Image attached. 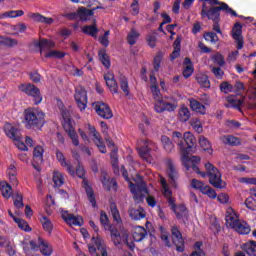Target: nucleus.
<instances>
[{
  "label": "nucleus",
  "instance_id": "nucleus-33",
  "mask_svg": "<svg viewBox=\"0 0 256 256\" xmlns=\"http://www.w3.org/2000/svg\"><path fill=\"white\" fill-rule=\"evenodd\" d=\"M198 143L203 151H208L210 155L213 153V149L211 148V142H209V139H207V137L200 135Z\"/></svg>",
  "mask_w": 256,
  "mask_h": 256
},
{
  "label": "nucleus",
  "instance_id": "nucleus-24",
  "mask_svg": "<svg viewBox=\"0 0 256 256\" xmlns=\"http://www.w3.org/2000/svg\"><path fill=\"white\" fill-rule=\"evenodd\" d=\"M82 33H84V35H89L90 37H97V34L99 33V28H97V20L94 19L92 25L82 27Z\"/></svg>",
  "mask_w": 256,
  "mask_h": 256
},
{
  "label": "nucleus",
  "instance_id": "nucleus-31",
  "mask_svg": "<svg viewBox=\"0 0 256 256\" xmlns=\"http://www.w3.org/2000/svg\"><path fill=\"white\" fill-rule=\"evenodd\" d=\"M98 57L102 65H104L106 69H109L111 67V58H109V55L107 54V51L105 49L99 50Z\"/></svg>",
  "mask_w": 256,
  "mask_h": 256
},
{
  "label": "nucleus",
  "instance_id": "nucleus-64",
  "mask_svg": "<svg viewBox=\"0 0 256 256\" xmlns=\"http://www.w3.org/2000/svg\"><path fill=\"white\" fill-rule=\"evenodd\" d=\"M211 72L216 77V79H223V75H225V72L221 70V67H212Z\"/></svg>",
  "mask_w": 256,
  "mask_h": 256
},
{
  "label": "nucleus",
  "instance_id": "nucleus-15",
  "mask_svg": "<svg viewBox=\"0 0 256 256\" xmlns=\"http://www.w3.org/2000/svg\"><path fill=\"white\" fill-rule=\"evenodd\" d=\"M97 9L105 10V7L100 5V6H96V7L92 8V9H87L85 7L78 8V19H80V21H82V23L89 21V17H93V15H95V11H97Z\"/></svg>",
  "mask_w": 256,
  "mask_h": 256
},
{
  "label": "nucleus",
  "instance_id": "nucleus-44",
  "mask_svg": "<svg viewBox=\"0 0 256 256\" xmlns=\"http://www.w3.org/2000/svg\"><path fill=\"white\" fill-rule=\"evenodd\" d=\"M221 141L222 143H224V145H231V146L239 145V138L231 135L222 136Z\"/></svg>",
  "mask_w": 256,
  "mask_h": 256
},
{
  "label": "nucleus",
  "instance_id": "nucleus-17",
  "mask_svg": "<svg viewBox=\"0 0 256 256\" xmlns=\"http://www.w3.org/2000/svg\"><path fill=\"white\" fill-rule=\"evenodd\" d=\"M56 159L60 163L61 167H66L69 175L75 176V168L71 165L70 162H67V158L63 155V152L56 150Z\"/></svg>",
  "mask_w": 256,
  "mask_h": 256
},
{
  "label": "nucleus",
  "instance_id": "nucleus-63",
  "mask_svg": "<svg viewBox=\"0 0 256 256\" xmlns=\"http://www.w3.org/2000/svg\"><path fill=\"white\" fill-rule=\"evenodd\" d=\"M220 91L222 93H231L233 91V85L229 84V82L225 81L220 84Z\"/></svg>",
  "mask_w": 256,
  "mask_h": 256
},
{
  "label": "nucleus",
  "instance_id": "nucleus-28",
  "mask_svg": "<svg viewBox=\"0 0 256 256\" xmlns=\"http://www.w3.org/2000/svg\"><path fill=\"white\" fill-rule=\"evenodd\" d=\"M234 231L239 233V235H249L251 233V226L245 221H240L234 228Z\"/></svg>",
  "mask_w": 256,
  "mask_h": 256
},
{
  "label": "nucleus",
  "instance_id": "nucleus-54",
  "mask_svg": "<svg viewBox=\"0 0 256 256\" xmlns=\"http://www.w3.org/2000/svg\"><path fill=\"white\" fill-rule=\"evenodd\" d=\"M163 61V52L159 51L154 57V71L161 69V62Z\"/></svg>",
  "mask_w": 256,
  "mask_h": 256
},
{
  "label": "nucleus",
  "instance_id": "nucleus-5",
  "mask_svg": "<svg viewBox=\"0 0 256 256\" xmlns=\"http://www.w3.org/2000/svg\"><path fill=\"white\" fill-rule=\"evenodd\" d=\"M74 173H75L74 177L75 175H77L79 179H83L82 185L86 191L88 201L91 203L92 207L95 209V207H97V199L95 198V191H93V187L89 185V181L85 178V168H83V166L81 165H78V167L76 168V171L74 170Z\"/></svg>",
  "mask_w": 256,
  "mask_h": 256
},
{
  "label": "nucleus",
  "instance_id": "nucleus-52",
  "mask_svg": "<svg viewBox=\"0 0 256 256\" xmlns=\"http://www.w3.org/2000/svg\"><path fill=\"white\" fill-rule=\"evenodd\" d=\"M146 41L148 47H150L151 49H155V47H157V33L148 34L146 36Z\"/></svg>",
  "mask_w": 256,
  "mask_h": 256
},
{
  "label": "nucleus",
  "instance_id": "nucleus-21",
  "mask_svg": "<svg viewBox=\"0 0 256 256\" xmlns=\"http://www.w3.org/2000/svg\"><path fill=\"white\" fill-rule=\"evenodd\" d=\"M34 46L40 49V53H43L45 49H53L55 47V42L49 39H41L40 41H34Z\"/></svg>",
  "mask_w": 256,
  "mask_h": 256
},
{
  "label": "nucleus",
  "instance_id": "nucleus-20",
  "mask_svg": "<svg viewBox=\"0 0 256 256\" xmlns=\"http://www.w3.org/2000/svg\"><path fill=\"white\" fill-rule=\"evenodd\" d=\"M190 109L195 111V113H199L200 115H205L207 113V108L201 102L196 100L195 98L189 99Z\"/></svg>",
  "mask_w": 256,
  "mask_h": 256
},
{
  "label": "nucleus",
  "instance_id": "nucleus-43",
  "mask_svg": "<svg viewBox=\"0 0 256 256\" xmlns=\"http://www.w3.org/2000/svg\"><path fill=\"white\" fill-rule=\"evenodd\" d=\"M44 150L41 146H36L33 151L34 163H43Z\"/></svg>",
  "mask_w": 256,
  "mask_h": 256
},
{
  "label": "nucleus",
  "instance_id": "nucleus-9",
  "mask_svg": "<svg viewBox=\"0 0 256 256\" xmlns=\"http://www.w3.org/2000/svg\"><path fill=\"white\" fill-rule=\"evenodd\" d=\"M165 165L169 183L172 187L177 189V187H179V170L171 158H166Z\"/></svg>",
  "mask_w": 256,
  "mask_h": 256
},
{
  "label": "nucleus",
  "instance_id": "nucleus-12",
  "mask_svg": "<svg viewBox=\"0 0 256 256\" xmlns=\"http://www.w3.org/2000/svg\"><path fill=\"white\" fill-rule=\"evenodd\" d=\"M93 107L97 115H99V117H101L102 119L113 118V111H111V107H109L107 103L101 101L94 102Z\"/></svg>",
  "mask_w": 256,
  "mask_h": 256
},
{
  "label": "nucleus",
  "instance_id": "nucleus-30",
  "mask_svg": "<svg viewBox=\"0 0 256 256\" xmlns=\"http://www.w3.org/2000/svg\"><path fill=\"white\" fill-rule=\"evenodd\" d=\"M31 19H33V21H36V23H45V25H51L54 22L53 18L45 17L39 13L31 14Z\"/></svg>",
  "mask_w": 256,
  "mask_h": 256
},
{
  "label": "nucleus",
  "instance_id": "nucleus-13",
  "mask_svg": "<svg viewBox=\"0 0 256 256\" xmlns=\"http://www.w3.org/2000/svg\"><path fill=\"white\" fill-rule=\"evenodd\" d=\"M141 145L138 148V154L140 155L141 159L144 161H151V148L155 145V143L151 142V140H141Z\"/></svg>",
  "mask_w": 256,
  "mask_h": 256
},
{
  "label": "nucleus",
  "instance_id": "nucleus-37",
  "mask_svg": "<svg viewBox=\"0 0 256 256\" xmlns=\"http://www.w3.org/2000/svg\"><path fill=\"white\" fill-rule=\"evenodd\" d=\"M197 83L200 84V87L204 89H211V81H209V77L205 74H200L196 76Z\"/></svg>",
  "mask_w": 256,
  "mask_h": 256
},
{
  "label": "nucleus",
  "instance_id": "nucleus-25",
  "mask_svg": "<svg viewBox=\"0 0 256 256\" xmlns=\"http://www.w3.org/2000/svg\"><path fill=\"white\" fill-rule=\"evenodd\" d=\"M184 65H186V67L184 68L182 75L183 77H185V79H189V77H191V75L195 73V68L193 66V62L191 61V58L186 57L184 59Z\"/></svg>",
  "mask_w": 256,
  "mask_h": 256
},
{
  "label": "nucleus",
  "instance_id": "nucleus-59",
  "mask_svg": "<svg viewBox=\"0 0 256 256\" xmlns=\"http://www.w3.org/2000/svg\"><path fill=\"white\" fill-rule=\"evenodd\" d=\"M7 18L15 19L17 17H23L25 15V12L23 10H11L6 12Z\"/></svg>",
  "mask_w": 256,
  "mask_h": 256
},
{
  "label": "nucleus",
  "instance_id": "nucleus-35",
  "mask_svg": "<svg viewBox=\"0 0 256 256\" xmlns=\"http://www.w3.org/2000/svg\"><path fill=\"white\" fill-rule=\"evenodd\" d=\"M228 104H225L227 109H237L241 111V105H243V100L235 99V98H227Z\"/></svg>",
  "mask_w": 256,
  "mask_h": 256
},
{
  "label": "nucleus",
  "instance_id": "nucleus-14",
  "mask_svg": "<svg viewBox=\"0 0 256 256\" xmlns=\"http://www.w3.org/2000/svg\"><path fill=\"white\" fill-rule=\"evenodd\" d=\"M232 39L236 42L237 49H243V45H245V41L243 40V25L239 22H236L232 28Z\"/></svg>",
  "mask_w": 256,
  "mask_h": 256
},
{
  "label": "nucleus",
  "instance_id": "nucleus-55",
  "mask_svg": "<svg viewBox=\"0 0 256 256\" xmlns=\"http://www.w3.org/2000/svg\"><path fill=\"white\" fill-rule=\"evenodd\" d=\"M64 131L68 133V135H71V133H75V128L73 127V121L70 120H64L62 123Z\"/></svg>",
  "mask_w": 256,
  "mask_h": 256
},
{
  "label": "nucleus",
  "instance_id": "nucleus-16",
  "mask_svg": "<svg viewBox=\"0 0 256 256\" xmlns=\"http://www.w3.org/2000/svg\"><path fill=\"white\" fill-rule=\"evenodd\" d=\"M62 219L67 225H74V227H83V218L75 216V214H69L67 212L62 213Z\"/></svg>",
  "mask_w": 256,
  "mask_h": 256
},
{
  "label": "nucleus",
  "instance_id": "nucleus-45",
  "mask_svg": "<svg viewBox=\"0 0 256 256\" xmlns=\"http://www.w3.org/2000/svg\"><path fill=\"white\" fill-rule=\"evenodd\" d=\"M119 80L121 90L123 91V93H125L126 97H128V95L131 94V92L129 91V80L125 76H120Z\"/></svg>",
  "mask_w": 256,
  "mask_h": 256
},
{
  "label": "nucleus",
  "instance_id": "nucleus-58",
  "mask_svg": "<svg viewBox=\"0 0 256 256\" xmlns=\"http://www.w3.org/2000/svg\"><path fill=\"white\" fill-rule=\"evenodd\" d=\"M14 207L16 209H23L25 207V204L23 203V195L17 193L14 197Z\"/></svg>",
  "mask_w": 256,
  "mask_h": 256
},
{
  "label": "nucleus",
  "instance_id": "nucleus-60",
  "mask_svg": "<svg viewBox=\"0 0 256 256\" xmlns=\"http://www.w3.org/2000/svg\"><path fill=\"white\" fill-rule=\"evenodd\" d=\"M154 110L156 113H165V101L162 100H156V103L154 104Z\"/></svg>",
  "mask_w": 256,
  "mask_h": 256
},
{
  "label": "nucleus",
  "instance_id": "nucleus-62",
  "mask_svg": "<svg viewBox=\"0 0 256 256\" xmlns=\"http://www.w3.org/2000/svg\"><path fill=\"white\" fill-rule=\"evenodd\" d=\"M110 209L114 221H116V223H122L121 214H119V209H117V206H111Z\"/></svg>",
  "mask_w": 256,
  "mask_h": 256
},
{
  "label": "nucleus",
  "instance_id": "nucleus-57",
  "mask_svg": "<svg viewBox=\"0 0 256 256\" xmlns=\"http://www.w3.org/2000/svg\"><path fill=\"white\" fill-rule=\"evenodd\" d=\"M137 39H139V34L135 30H131V32L127 36V42L129 45H135L137 43Z\"/></svg>",
  "mask_w": 256,
  "mask_h": 256
},
{
  "label": "nucleus",
  "instance_id": "nucleus-50",
  "mask_svg": "<svg viewBox=\"0 0 256 256\" xmlns=\"http://www.w3.org/2000/svg\"><path fill=\"white\" fill-rule=\"evenodd\" d=\"M244 251L247 253L249 256H256V242L252 241L248 244L244 245Z\"/></svg>",
  "mask_w": 256,
  "mask_h": 256
},
{
  "label": "nucleus",
  "instance_id": "nucleus-32",
  "mask_svg": "<svg viewBox=\"0 0 256 256\" xmlns=\"http://www.w3.org/2000/svg\"><path fill=\"white\" fill-rule=\"evenodd\" d=\"M161 143L166 153H172L173 149H175V145L173 144V141H171V138L168 136L163 135L161 137Z\"/></svg>",
  "mask_w": 256,
  "mask_h": 256
},
{
  "label": "nucleus",
  "instance_id": "nucleus-61",
  "mask_svg": "<svg viewBox=\"0 0 256 256\" xmlns=\"http://www.w3.org/2000/svg\"><path fill=\"white\" fill-rule=\"evenodd\" d=\"M212 61L214 63H216V65H219L220 67H223V65H225V57H223L222 54L218 53V54H215L213 57H212Z\"/></svg>",
  "mask_w": 256,
  "mask_h": 256
},
{
  "label": "nucleus",
  "instance_id": "nucleus-34",
  "mask_svg": "<svg viewBox=\"0 0 256 256\" xmlns=\"http://www.w3.org/2000/svg\"><path fill=\"white\" fill-rule=\"evenodd\" d=\"M119 150L117 148H114L111 150L110 159L112 163V167L114 169V173L119 172V156L117 154Z\"/></svg>",
  "mask_w": 256,
  "mask_h": 256
},
{
  "label": "nucleus",
  "instance_id": "nucleus-56",
  "mask_svg": "<svg viewBox=\"0 0 256 256\" xmlns=\"http://www.w3.org/2000/svg\"><path fill=\"white\" fill-rule=\"evenodd\" d=\"M150 91L155 101H161L163 99V95H161V90L159 89V86H150Z\"/></svg>",
  "mask_w": 256,
  "mask_h": 256
},
{
  "label": "nucleus",
  "instance_id": "nucleus-7",
  "mask_svg": "<svg viewBox=\"0 0 256 256\" xmlns=\"http://www.w3.org/2000/svg\"><path fill=\"white\" fill-rule=\"evenodd\" d=\"M4 131L9 139L15 141V145L20 151L29 150V148H27V145H25L23 141H21V131L18 128H15V126H12L11 124H7L4 128Z\"/></svg>",
  "mask_w": 256,
  "mask_h": 256
},
{
  "label": "nucleus",
  "instance_id": "nucleus-41",
  "mask_svg": "<svg viewBox=\"0 0 256 256\" xmlns=\"http://www.w3.org/2000/svg\"><path fill=\"white\" fill-rule=\"evenodd\" d=\"M53 183L56 187H63V184L65 183V178L63 177V174L57 170L53 172Z\"/></svg>",
  "mask_w": 256,
  "mask_h": 256
},
{
  "label": "nucleus",
  "instance_id": "nucleus-1",
  "mask_svg": "<svg viewBox=\"0 0 256 256\" xmlns=\"http://www.w3.org/2000/svg\"><path fill=\"white\" fill-rule=\"evenodd\" d=\"M172 140L180 150L182 165L185 167L186 171L192 169L194 173L197 175H201V177H208L209 183L212 184L215 189H223V179H221L222 175L219 169L215 167L211 163H206L204 165L206 172L199 170V166L197 164L191 162L189 159V153L193 147H195V143H197V138L191 132H185L182 134L179 131H174L172 133Z\"/></svg>",
  "mask_w": 256,
  "mask_h": 256
},
{
  "label": "nucleus",
  "instance_id": "nucleus-11",
  "mask_svg": "<svg viewBox=\"0 0 256 256\" xmlns=\"http://www.w3.org/2000/svg\"><path fill=\"white\" fill-rule=\"evenodd\" d=\"M172 233V243L176 247V251L178 253H183L185 251V240L183 239V234L181 233V230H179V227L173 226L171 229Z\"/></svg>",
  "mask_w": 256,
  "mask_h": 256
},
{
  "label": "nucleus",
  "instance_id": "nucleus-42",
  "mask_svg": "<svg viewBox=\"0 0 256 256\" xmlns=\"http://www.w3.org/2000/svg\"><path fill=\"white\" fill-rule=\"evenodd\" d=\"M174 213L177 219H187V207L183 204L176 206Z\"/></svg>",
  "mask_w": 256,
  "mask_h": 256
},
{
  "label": "nucleus",
  "instance_id": "nucleus-8",
  "mask_svg": "<svg viewBox=\"0 0 256 256\" xmlns=\"http://www.w3.org/2000/svg\"><path fill=\"white\" fill-rule=\"evenodd\" d=\"M19 91L32 97L34 99V105H39L43 101V96H41V90L37 88L34 84L24 83L18 87Z\"/></svg>",
  "mask_w": 256,
  "mask_h": 256
},
{
  "label": "nucleus",
  "instance_id": "nucleus-29",
  "mask_svg": "<svg viewBox=\"0 0 256 256\" xmlns=\"http://www.w3.org/2000/svg\"><path fill=\"white\" fill-rule=\"evenodd\" d=\"M129 215L134 221H141V219H145L146 216L145 210L141 207L139 209H130Z\"/></svg>",
  "mask_w": 256,
  "mask_h": 256
},
{
  "label": "nucleus",
  "instance_id": "nucleus-53",
  "mask_svg": "<svg viewBox=\"0 0 256 256\" xmlns=\"http://www.w3.org/2000/svg\"><path fill=\"white\" fill-rule=\"evenodd\" d=\"M93 142L99 149L100 153H107V147L105 146V142H103V138H101V136L96 139H93Z\"/></svg>",
  "mask_w": 256,
  "mask_h": 256
},
{
  "label": "nucleus",
  "instance_id": "nucleus-23",
  "mask_svg": "<svg viewBox=\"0 0 256 256\" xmlns=\"http://www.w3.org/2000/svg\"><path fill=\"white\" fill-rule=\"evenodd\" d=\"M39 245H40V252L44 256H51L53 255V246L49 244V242L43 240V238L39 237Z\"/></svg>",
  "mask_w": 256,
  "mask_h": 256
},
{
  "label": "nucleus",
  "instance_id": "nucleus-40",
  "mask_svg": "<svg viewBox=\"0 0 256 256\" xmlns=\"http://www.w3.org/2000/svg\"><path fill=\"white\" fill-rule=\"evenodd\" d=\"M29 246L32 251H39L41 245L39 244L38 240H31L29 243L23 242V250L27 253L29 251Z\"/></svg>",
  "mask_w": 256,
  "mask_h": 256
},
{
  "label": "nucleus",
  "instance_id": "nucleus-2",
  "mask_svg": "<svg viewBox=\"0 0 256 256\" xmlns=\"http://www.w3.org/2000/svg\"><path fill=\"white\" fill-rule=\"evenodd\" d=\"M202 1V10H201V17L209 19L213 21L212 29L219 35H223L221 31V26L219 22L221 21V11L226 15H232V17H239V14L231 7H229L228 3L221 2L219 0H199Z\"/></svg>",
  "mask_w": 256,
  "mask_h": 256
},
{
  "label": "nucleus",
  "instance_id": "nucleus-18",
  "mask_svg": "<svg viewBox=\"0 0 256 256\" xmlns=\"http://www.w3.org/2000/svg\"><path fill=\"white\" fill-rule=\"evenodd\" d=\"M104 80L111 93H119V85H117V81L115 80V75L113 73L105 74Z\"/></svg>",
  "mask_w": 256,
  "mask_h": 256
},
{
  "label": "nucleus",
  "instance_id": "nucleus-47",
  "mask_svg": "<svg viewBox=\"0 0 256 256\" xmlns=\"http://www.w3.org/2000/svg\"><path fill=\"white\" fill-rule=\"evenodd\" d=\"M18 43L19 42L16 39L0 36V45H5L6 47H15L18 45Z\"/></svg>",
  "mask_w": 256,
  "mask_h": 256
},
{
  "label": "nucleus",
  "instance_id": "nucleus-6",
  "mask_svg": "<svg viewBox=\"0 0 256 256\" xmlns=\"http://www.w3.org/2000/svg\"><path fill=\"white\" fill-rule=\"evenodd\" d=\"M110 237L115 245V247H118V245H127L129 249H133L135 247V244L133 242L129 243V234H127V231L119 232V230L114 229L113 226H110Z\"/></svg>",
  "mask_w": 256,
  "mask_h": 256
},
{
  "label": "nucleus",
  "instance_id": "nucleus-26",
  "mask_svg": "<svg viewBox=\"0 0 256 256\" xmlns=\"http://www.w3.org/2000/svg\"><path fill=\"white\" fill-rule=\"evenodd\" d=\"M147 236V230L143 226H138L135 228L132 237L136 243H141L143 239Z\"/></svg>",
  "mask_w": 256,
  "mask_h": 256
},
{
  "label": "nucleus",
  "instance_id": "nucleus-48",
  "mask_svg": "<svg viewBox=\"0 0 256 256\" xmlns=\"http://www.w3.org/2000/svg\"><path fill=\"white\" fill-rule=\"evenodd\" d=\"M204 39L205 41L212 43V45H215V43L219 42V36H217V33L215 32H205Z\"/></svg>",
  "mask_w": 256,
  "mask_h": 256
},
{
  "label": "nucleus",
  "instance_id": "nucleus-49",
  "mask_svg": "<svg viewBox=\"0 0 256 256\" xmlns=\"http://www.w3.org/2000/svg\"><path fill=\"white\" fill-rule=\"evenodd\" d=\"M65 55H67L65 52L51 50L50 52L46 53L44 57H46V59H51L52 57H54V59H63Z\"/></svg>",
  "mask_w": 256,
  "mask_h": 256
},
{
  "label": "nucleus",
  "instance_id": "nucleus-46",
  "mask_svg": "<svg viewBox=\"0 0 256 256\" xmlns=\"http://www.w3.org/2000/svg\"><path fill=\"white\" fill-rule=\"evenodd\" d=\"M100 223L103 225L104 229H110V227H113L114 229H117L114 225L109 224V216H107V213L105 211L100 212Z\"/></svg>",
  "mask_w": 256,
  "mask_h": 256
},
{
  "label": "nucleus",
  "instance_id": "nucleus-22",
  "mask_svg": "<svg viewBox=\"0 0 256 256\" xmlns=\"http://www.w3.org/2000/svg\"><path fill=\"white\" fill-rule=\"evenodd\" d=\"M191 119V111L185 105H182L178 110V121L180 123H187Z\"/></svg>",
  "mask_w": 256,
  "mask_h": 256
},
{
  "label": "nucleus",
  "instance_id": "nucleus-10",
  "mask_svg": "<svg viewBox=\"0 0 256 256\" xmlns=\"http://www.w3.org/2000/svg\"><path fill=\"white\" fill-rule=\"evenodd\" d=\"M74 99L80 111H85V109H87V103H89V98L87 97V90H85L83 87L76 88Z\"/></svg>",
  "mask_w": 256,
  "mask_h": 256
},
{
  "label": "nucleus",
  "instance_id": "nucleus-27",
  "mask_svg": "<svg viewBox=\"0 0 256 256\" xmlns=\"http://www.w3.org/2000/svg\"><path fill=\"white\" fill-rule=\"evenodd\" d=\"M226 225L230 227V229H234L236 226L239 225V217L235 213H229L227 212L225 217Z\"/></svg>",
  "mask_w": 256,
  "mask_h": 256
},
{
  "label": "nucleus",
  "instance_id": "nucleus-51",
  "mask_svg": "<svg viewBox=\"0 0 256 256\" xmlns=\"http://www.w3.org/2000/svg\"><path fill=\"white\" fill-rule=\"evenodd\" d=\"M14 222L17 223L19 229H21L22 231H26V232L31 231V228L29 226V223H27V221L21 218H14Z\"/></svg>",
  "mask_w": 256,
  "mask_h": 256
},
{
  "label": "nucleus",
  "instance_id": "nucleus-19",
  "mask_svg": "<svg viewBox=\"0 0 256 256\" xmlns=\"http://www.w3.org/2000/svg\"><path fill=\"white\" fill-rule=\"evenodd\" d=\"M100 180L102 185L106 187L107 191H111V185L115 190H117V181L115 179H110L106 171L101 172Z\"/></svg>",
  "mask_w": 256,
  "mask_h": 256
},
{
  "label": "nucleus",
  "instance_id": "nucleus-36",
  "mask_svg": "<svg viewBox=\"0 0 256 256\" xmlns=\"http://www.w3.org/2000/svg\"><path fill=\"white\" fill-rule=\"evenodd\" d=\"M40 223L42 224V227L46 233H49V235L53 233V223L47 216H42L40 218Z\"/></svg>",
  "mask_w": 256,
  "mask_h": 256
},
{
  "label": "nucleus",
  "instance_id": "nucleus-38",
  "mask_svg": "<svg viewBox=\"0 0 256 256\" xmlns=\"http://www.w3.org/2000/svg\"><path fill=\"white\" fill-rule=\"evenodd\" d=\"M0 191L2 193V196L5 199H10L11 198V191H13V189L11 188V186L9 185V183L7 182H1L0 183Z\"/></svg>",
  "mask_w": 256,
  "mask_h": 256
},
{
  "label": "nucleus",
  "instance_id": "nucleus-39",
  "mask_svg": "<svg viewBox=\"0 0 256 256\" xmlns=\"http://www.w3.org/2000/svg\"><path fill=\"white\" fill-rule=\"evenodd\" d=\"M92 241H93L94 245H96L98 251H100L102 256H109L107 254V250L105 248H103V241L101 240V237H99V235L93 236Z\"/></svg>",
  "mask_w": 256,
  "mask_h": 256
},
{
  "label": "nucleus",
  "instance_id": "nucleus-3",
  "mask_svg": "<svg viewBox=\"0 0 256 256\" xmlns=\"http://www.w3.org/2000/svg\"><path fill=\"white\" fill-rule=\"evenodd\" d=\"M45 112L38 108H28L24 111L26 129L41 131L45 125Z\"/></svg>",
  "mask_w": 256,
  "mask_h": 256
},
{
  "label": "nucleus",
  "instance_id": "nucleus-4",
  "mask_svg": "<svg viewBox=\"0 0 256 256\" xmlns=\"http://www.w3.org/2000/svg\"><path fill=\"white\" fill-rule=\"evenodd\" d=\"M122 177H124L125 181L129 183L130 191L133 194V199L135 203H143L145 200V195H149V189L147 188V183L145 181H140L137 184H134L129 179V173L125 166H122Z\"/></svg>",
  "mask_w": 256,
  "mask_h": 256
}]
</instances>
